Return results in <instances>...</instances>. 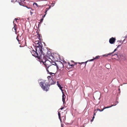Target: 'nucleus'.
<instances>
[{
    "label": "nucleus",
    "mask_w": 127,
    "mask_h": 127,
    "mask_svg": "<svg viewBox=\"0 0 127 127\" xmlns=\"http://www.w3.org/2000/svg\"><path fill=\"white\" fill-rule=\"evenodd\" d=\"M38 52L39 54V56H38V57H37L39 59L40 62L43 63L47 60L46 57L44 56V53L42 51V49Z\"/></svg>",
    "instance_id": "f257e3e1"
},
{
    "label": "nucleus",
    "mask_w": 127,
    "mask_h": 127,
    "mask_svg": "<svg viewBox=\"0 0 127 127\" xmlns=\"http://www.w3.org/2000/svg\"><path fill=\"white\" fill-rule=\"evenodd\" d=\"M39 84L41 88L44 91H48V87L49 85L48 83L46 82V80L40 82Z\"/></svg>",
    "instance_id": "f03ea898"
},
{
    "label": "nucleus",
    "mask_w": 127,
    "mask_h": 127,
    "mask_svg": "<svg viewBox=\"0 0 127 127\" xmlns=\"http://www.w3.org/2000/svg\"><path fill=\"white\" fill-rule=\"evenodd\" d=\"M35 43L36 44V46L35 49L37 51H39V50L42 49V47L41 45V43L38 41H35Z\"/></svg>",
    "instance_id": "7ed1b4c3"
},
{
    "label": "nucleus",
    "mask_w": 127,
    "mask_h": 127,
    "mask_svg": "<svg viewBox=\"0 0 127 127\" xmlns=\"http://www.w3.org/2000/svg\"><path fill=\"white\" fill-rule=\"evenodd\" d=\"M25 1H21V2H19V4L21 5H22L26 7L28 9L31 8V7H28L27 6V4H29L28 1H26V2Z\"/></svg>",
    "instance_id": "20e7f679"
},
{
    "label": "nucleus",
    "mask_w": 127,
    "mask_h": 127,
    "mask_svg": "<svg viewBox=\"0 0 127 127\" xmlns=\"http://www.w3.org/2000/svg\"><path fill=\"white\" fill-rule=\"evenodd\" d=\"M43 64L45 65V68L49 67L52 65H54L52 64L51 62L48 60H46Z\"/></svg>",
    "instance_id": "39448f33"
},
{
    "label": "nucleus",
    "mask_w": 127,
    "mask_h": 127,
    "mask_svg": "<svg viewBox=\"0 0 127 127\" xmlns=\"http://www.w3.org/2000/svg\"><path fill=\"white\" fill-rule=\"evenodd\" d=\"M36 50V51L34 50L32 51L31 53L32 56L35 57H38L39 54L38 53V51H37Z\"/></svg>",
    "instance_id": "423d86ee"
},
{
    "label": "nucleus",
    "mask_w": 127,
    "mask_h": 127,
    "mask_svg": "<svg viewBox=\"0 0 127 127\" xmlns=\"http://www.w3.org/2000/svg\"><path fill=\"white\" fill-rule=\"evenodd\" d=\"M55 65H56L57 69H61L64 67V65L62 63L59 64L58 65H57L56 63H55Z\"/></svg>",
    "instance_id": "0eeeda50"
},
{
    "label": "nucleus",
    "mask_w": 127,
    "mask_h": 127,
    "mask_svg": "<svg viewBox=\"0 0 127 127\" xmlns=\"http://www.w3.org/2000/svg\"><path fill=\"white\" fill-rule=\"evenodd\" d=\"M116 40V39L115 38L112 37L110 38L109 40V42L111 44H114Z\"/></svg>",
    "instance_id": "6e6552de"
},
{
    "label": "nucleus",
    "mask_w": 127,
    "mask_h": 127,
    "mask_svg": "<svg viewBox=\"0 0 127 127\" xmlns=\"http://www.w3.org/2000/svg\"><path fill=\"white\" fill-rule=\"evenodd\" d=\"M13 23L14 24V27L13 28L12 30L13 31L15 32L16 34L17 33V26L16 24L14 23V21L13 22Z\"/></svg>",
    "instance_id": "1a4fd4ad"
},
{
    "label": "nucleus",
    "mask_w": 127,
    "mask_h": 127,
    "mask_svg": "<svg viewBox=\"0 0 127 127\" xmlns=\"http://www.w3.org/2000/svg\"><path fill=\"white\" fill-rule=\"evenodd\" d=\"M53 65H52L49 67L45 68L48 72H49V71H51L53 69Z\"/></svg>",
    "instance_id": "9d476101"
},
{
    "label": "nucleus",
    "mask_w": 127,
    "mask_h": 127,
    "mask_svg": "<svg viewBox=\"0 0 127 127\" xmlns=\"http://www.w3.org/2000/svg\"><path fill=\"white\" fill-rule=\"evenodd\" d=\"M47 83H48L49 85H52L55 84L56 83V82L54 81L52 79Z\"/></svg>",
    "instance_id": "9b49d317"
},
{
    "label": "nucleus",
    "mask_w": 127,
    "mask_h": 127,
    "mask_svg": "<svg viewBox=\"0 0 127 127\" xmlns=\"http://www.w3.org/2000/svg\"><path fill=\"white\" fill-rule=\"evenodd\" d=\"M59 81H58L57 82V85L58 86V87L62 91V93H63V90H62V88L63 87L61 86V85L60 84H59Z\"/></svg>",
    "instance_id": "f8f14e48"
},
{
    "label": "nucleus",
    "mask_w": 127,
    "mask_h": 127,
    "mask_svg": "<svg viewBox=\"0 0 127 127\" xmlns=\"http://www.w3.org/2000/svg\"><path fill=\"white\" fill-rule=\"evenodd\" d=\"M62 93L63 94L62 96V101L63 102V104H64L65 103V99L66 96L64 94V93Z\"/></svg>",
    "instance_id": "ddd939ff"
},
{
    "label": "nucleus",
    "mask_w": 127,
    "mask_h": 127,
    "mask_svg": "<svg viewBox=\"0 0 127 127\" xmlns=\"http://www.w3.org/2000/svg\"><path fill=\"white\" fill-rule=\"evenodd\" d=\"M87 62H82L81 63L74 62V64H77V63H78L79 64H84L85 65V66L86 65V63H87Z\"/></svg>",
    "instance_id": "4468645a"
},
{
    "label": "nucleus",
    "mask_w": 127,
    "mask_h": 127,
    "mask_svg": "<svg viewBox=\"0 0 127 127\" xmlns=\"http://www.w3.org/2000/svg\"><path fill=\"white\" fill-rule=\"evenodd\" d=\"M50 7H49V8H47L46 9V11L45 12V14L43 16H42V18H43L45 16V15L46 14V13L47 12V11L49 10V9H50Z\"/></svg>",
    "instance_id": "2eb2a0df"
},
{
    "label": "nucleus",
    "mask_w": 127,
    "mask_h": 127,
    "mask_svg": "<svg viewBox=\"0 0 127 127\" xmlns=\"http://www.w3.org/2000/svg\"><path fill=\"white\" fill-rule=\"evenodd\" d=\"M47 78L48 79V81L49 82L52 79L53 76H48L47 77Z\"/></svg>",
    "instance_id": "dca6fc26"
},
{
    "label": "nucleus",
    "mask_w": 127,
    "mask_h": 127,
    "mask_svg": "<svg viewBox=\"0 0 127 127\" xmlns=\"http://www.w3.org/2000/svg\"><path fill=\"white\" fill-rule=\"evenodd\" d=\"M58 116H59V118L60 121L61 122V123H62V119L61 118V116L59 112H58Z\"/></svg>",
    "instance_id": "f3484780"
},
{
    "label": "nucleus",
    "mask_w": 127,
    "mask_h": 127,
    "mask_svg": "<svg viewBox=\"0 0 127 127\" xmlns=\"http://www.w3.org/2000/svg\"><path fill=\"white\" fill-rule=\"evenodd\" d=\"M47 54H49V55H49V56H47V57L49 59H50V56L51 57H52V56H51V53L49 51H48V52L47 53Z\"/></svg>",
    "instance_id": "a211bd4d"
},
{
    "label": "nucleus",
    "mask_w": 127,
    "mask_h": 127,
    "mask_svg": "<svg viewBox=\"0 0 127 127\" xmlns=\"http://www.w3.org/2000/svg\"><path fill=\"white\" fill-rule=\"evenodd\" d=\"M113 106V105H112L111 106H107V107H104L103 109H102V111H103V110L105 109L111 107Z\"/></svg>",
    "instance_id": "6ab92c4d"
},
{
    "label": "nucleus",
    "mask_w": 127,
    "mask_h": 127,
    "mask_svg": "<svg viewBox=\"0 0 127 127\" xmlns=\"http://www.w3.org/2000/svg\"><path fill=\"white\" fill-rule=\"evenodd\" d=\"M30 9H31L32 10L30 11V13H31V15H32V14L33 13V11L34 10L32 9V8H31Z\"/></svg>",
    "instance_id": "aec40b11"
},
{
    "label": "nucleus",
    "mask_w": 127,
    "mask_h": 127,
    "mask_svg": "<svg viewBox=\"0 0 127 127\" xmlns=\"http://www.w3.org/2000/svg\"><path fill=\"white\" fill-rule=\"evenodd\" d=\"M62 118V119H63V121H65V116H63L62 117H61Z\"/></svg>",
    "instance_id": "412c9836"
},
{
    "label": "nucleus",
    "mask_w": 127,
    "mask_h": 127,
    "mask_svg": "<svg viewBox=\"0 0 127 127\" xmlns=\"http://www.w3.org/2000/svg\"><path fill=\"white\" fill-rule=\"evenodd\" d=\"M118 103V101H116V102H114V104L113 105V106H115L117 105Z\"/></svg>",
    "instance_id": "4be33fe9"
},
{
    "label": "nucleus",
    "mask_w": 127,
    "mask_h": 127,
    "mask_svg": "<svg viewBox=\"0 0 127 127\" xmlns=\"http://www.w3.org/2000/svg\"><path fill=\"white\" fill-rule=\"evenodd\" d=\"M111 54L110 53H109V54H105L104 55H103V56H106V57H107L108 56V55H110L111 54Z\"/></svg>",
    "instance_id": "5701e85b"
},
{
    "label": "nucleus",
    "mask_w": 127,
    "mask_h": 127,
    "mask_svg": "<svg viewBox=\"0 0 127 127\" xmlns=\"http://www.w3.org/2000/svg\"><path fill=\"white\" fill-rule=\"evenodd\" d=\"M100 57V56H97L95 57L94 59H98Z\"/></svg>",
    "instance_id": "b1692460"
},
{
    "label": "nucleus",
    "mask_w": 127,
    "mask_h": 127,
    "mask_svg": "<svg viewBox=\"0 0 127 127\" xmlns=\"http://www.w3.org/2000/svg\"><path fill=\"white\" fill-rule=\"evenodd\" d=\"M50 75H52V76H53L55 74L54 73H52V72H48Z\"/></svg>",
    "instance_id": "393cba45"
},
{
    "label": "nucleus",
    "mask_w": 127,
    "mask_h": 127,
    "mask_svg": "<svg viewBox=\"0 0 127 127\" xmlns=\"http://www.w3.org/2000/svg\"><path fill=\"white\" fill-rule=\"evenodd\" d=\"M33 5H36L37 7H38V4L36 3H34L33 4Z\"/></svg>",
    "instance_id": "a878e982"
},
{
    "label": "nucleus",
    "mask_w": 127,
    "mask_h": 127,
    "mask_svg": "<svg viewBox=\"0 0 127 127\" xmlns=\"http://www.w3.org/2000/svg\"><path fill=\"white\" fill-rule=\"evenodd\" d=\"M117 50V48L115 49L114 50V51L113 52H112V53H111V54H113L114 52H115Z\"/></svg>",
    "instance_id": "bb28decb"
},
{
    "label": "nucleus",
    "mask_w": 127,
    "mask_h": 127,
    "mask_svg": "<svg viewBox=\"0 0 127 127\" xmlns=\"http://www.w3.org/2000/svg\"><path fill=\"white\" fill-rule=\"evenodd\" d=\"M43 18H42L40 20V23H41V22H42L43 21Z\"/></svg>",
    "instance_id": "cd10ccee"
},
{
    "label": "nucleus",
    "mask_w": 127,
    "mask_h": 127,
    "mask_svg": "<svg viewBox=\"0 0 127 127\" xmlns=\"http://www.w3.org/2000/svg\"><path fill=\"white\" fill-rule=\"evenodd\" d=\"M74 64H71V65H70V66L72 67L73 66H74Z\"/></svg>",
    "instance_id": "c85d7f7f"
},
{
    "label": "nucleus",
    "mask_w": 127,
    "mask_h": 127,
    "mask_svg": "<svg viewBox=\"0 0 127 127\" xmlns=\"http://www.w3.org/2000/svg\"><path fill=\"white\" fill-rule=\"evenodd\" d=\"M94 60H95V59H94V58L93 59H92L91 60H90V61H93Z\"/></svg>",
    "instance_id": "c756f323"
},
{
    "label": "nucleus",
    "mask_w": 127,
    "mask_h": 127,
    "mask_svg": "<svg viewBox=\"0 0 127 127\" xmlns=\"http://www.w3.org/2000/svg\"><path fill=\"white\" fill-rule=\"evenodd\" d=\"M97 110H99V111H100V112L102 111H102V110H100V109H97Z\"/></svg>",
    "instance_id": "7c9ffc66"
},
{
    "label": "nucleus",
    "mask_w": 127,
    "mask_h": 127,
    "mask_svg": "<svg viewBox=\"0 0 127 127\" xmlns=\"http://www.w3.org/2000/svg\"><path fill=\"white\" fill-rule=\"evenodd\" d=\"M68 64L69 65V66H70V65H71L70 63V62H68Z\"/></svg>",
    "instance_id": "2f4dec72"
},
{
    "label": "nucleus",
    "mask_w": 127,
    "mask_h": 127,
    "mask_svg": "<svg viewBox=\"0 0 127 127\" xmlns=\"http://www.w3.org/2000/svg\"><path fill=\"white\" fill-rule=\"evenodd\" d=\"M93 120H94V119H92L91 120V122H93Z\"/></svg>",
    "instance_id": "473e14b6"
},
{
    "label": "nucleus",
    "mask_w": 127,
    "mask_h": 127,
    "mask_svg": "<svg viewBox=\"0 0 127 127\" xmlns=\"http://www.w3.org/2000/svg\"><path fill=\"white\" fill-rule=\"evenodd\" d=\"M71 62H72V63H74V61H71Z\"/></svg>",
    "instance_id": "72a5a7b5"
},
{
    "label": "nucleus",
    "mask_w": 127,
    "mask_h": 127,
    "mask_svg": "<svg viewBox=\"0 0 127 127\" xmlns=\"http://www.w3.org/2000/svg\"><path fill=\"white\" fill-rule=\"evenodd\" d=\"M95 112L94 113L93 116H95Z\"/></svg>",
    "instance_id": "f704fd0d"
},
{
    "label": "nucleus",
    "mask_w": 127,
    "mask_h": 127,
    "mask_svg": "<svg viewBox=\"0 0 127 127\" xmlns=\"http://www.w3.org/2000/svg\"><path fill=\"white\" fill-rule=\"evenodd\" d=\"M15 20L16 21H17V20H18V19L15 18Z\"/></svg>",
    "instance_id": "c9c22d12"
},
{
    "label": "nucleus",
    "mask_w": 127,
    "mask_h": 127,
    "mask_svg": "<svg viewBox=\"0 0 127 127\" xmlns=\"http://www.w3.org/2000/svg\"><path fill=\"white\" fill-rule=\"evenodd\" d=\"M64 108V107H62V108H61L60 109H61V110H62Z\"/></svg>",
    "instance_id": "e433bc0d"
},
{
    "label": "nucleus",
    "mask_w": 127,
    "mask_h": 127,
    "mask_svg": "<svg viewBox=\"0 0 127 127\" xmlns=\"http://www.w3.org/2000/svg\"><path fill=\"white\" fill-rule=\"evenodd\" d=\"M95 118V116H93V119H94Z\"/></svg>",
    "instance_id": "4c0bfd02"
},
{
    "label": "nucleus",
    "mask_w": 127,
    "mask_h": 127,
    "mask_svg": "<svg viewBox=\"0 0 127 127\" xmlns=\"http://www.w3.org/2000/svg\"><path fill=\"white\" fill-rule=\"evenodd\" d=\"M120 46V45H118V46H117V48H118Z\"/></svg>",
    "instance_id": "58836bf2"
},
{
    "label": "nucleus",
    "mask_w": 127,
    "mask_h": 127,
    "mask_svg": "<svg viewBox=\"0 0 127 127\" xmlns=\"http://www.w3.org/2000/svg\"><path fill=\"white\" fill-rule=\"evenodd\" d=\"M61 127H63L62 124H61Z\"/></svg>",
    "instance_id": "ea45409f"
},
{
    "label": "nucleus",
    "mask_w": 127,
    "mask_h": 127,
    "mask_svg": "<svg viewBox=\"0 0 127 127\" xmlns=\"http://www.w3.org/2000/svg\"><path fill=\"white\" fill-rule=\"evenodd\" d=\"M17 40L19 41V39H17Z\"/></svg>",
    "instance_id": "a19ab883"
},
{
    "label": "nucleus",
    "mask_w": 127,
    "mask_h": 127,
    "mask_svg": "<svg viewBox=\"0 0 127 127\" xmlns=\"http://www.w3.org/2000/svg\"><path fill=\"white\" fill-rule=\"evenodd\" d=\"M24 0V1H25V0Z\"/></svg>",
    "instance_id": "79ce46f5"
},
{
    "label": "nucleus",
    "mask_w": 127,
    "mask_h": 127,
    "mask_svg": "<svg viewBox=\"0 0 127 127\" xmlns=\"http://www.w3.org/2000/svg\"><path fill=\"white\" fill-rule=\"evenodd\" d=\"M38 39L40 40V39L39 38H38Z\"/></svg>",
    "instance_id": "37998d69"
}]
</instances>
